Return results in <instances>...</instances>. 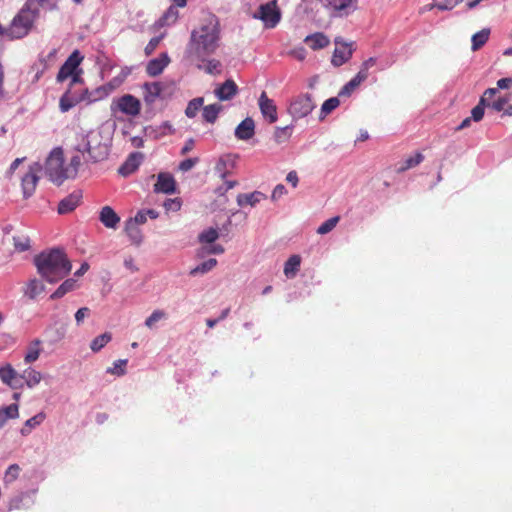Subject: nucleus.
<instances>
[{
	"mask_svg": "<svg viewBox=\"0 0 512 512\" xmlns=\"http://www.w3.org/2000/svg\"><path fill=\"white\" fill-rule=\"evenodd\" d=\"M81 193L73 192L64 199H62L58 205L59 214H67L73 211L80 203Z\"/></svg>",
	"mask_w": 512,
	"mask_h": 512,
	"instance_id": "4be33fe9",
	"label": "nucleus"
},
{
	"mask_svg": "<svg viewBox=\"0 0 512 512\" xmlns=\"http://www.w3.org/2000/svg\"><path fill=\"white\" fill-rule=\"evenodd\" d=\"M340 105L338 97H331L324 101L321 107V113L327 115L335 110Z\"/></svg>",
	"mask_w": 512,
	"mask_h": 512,
	"instance_id": "603ef678",
	"label": "nucleus"
},
{
	"mask_svg": "<svg viewBox=\"0 0 512 512\" xmlns=\"http://www.w3.org/2000/svg\"><path fill=\"white\" fill-rule=\"evenodd\" d=\"M508 101L509 98L507 96H500L495 101L490 102L489 107L497 112H501L506 108Z\"/></svg>",
	"mask_w": 512,
	"mask_h": 512,
	"instance_id": "13d9d810",
	"label": "nucleus"
},
{
	"mask_svg": "<svg viewBox=\"0 0 512 512\" xmlns=\"http://www.w3.org/2000/svg\"><path fill=\"white\" fill-rule=\"evenodd\" d=\"M164 207L167 211L177 212L181 208V201L178 198L167 199L164 202Z\"/></svg>",
	"mask_w": 512,
	"mask_h": 512,
	"instance_id": "052dcab7",
	"label": "nucleus"
},
{
	"mask_svg": "<svg viewBox=\"0 0 512 512\" xmlns=\"http://www.w3.org/2000/svg\"><path fill=\"white\" fill-rule=\"evenodd\" d=\"M42 170V165L38 162L29 166L28 171L22 177V190L25 198L32 196L35 191L37 182L39 180V172Z\"/></svg>",
	"mask_w": 512,
	"mask_h": 512,
	"instance_id": "9d476101",
	"label": "nucleus"
},
{
	"mask_svg": "<svg viewBox=\"0 0 512 512\" xmlns=\"http://www.w3.org/2000/svg\"><path fill=\"white\" fill-rule=\"evenodd\" d=\"M34 263L38 273L48 282L55 283L71 271V263L59 249L42 252L35 257Z\"/></svg>",
	"mask_w": 512,
	"mask_h": 512,
	"instance_id": "7ed1b4c3",
	"label": "nucleus"
},
{
	"mask_svg": "<svg viewBox=\"0 0 512 512\" xmlns=\"http://www.w3.org/2000/svg\"><path fill=\"white\" fill-rule=\"evenodd\" d=\"M222 106L218 103L210 104L203 107V118L208 123H214L217 120L218 114L221 111Z\"/></svg>",
	"mask_w": 512,
	"mask_h": 512,
	"instance_id": "c9c22d12",
	"label": "nucleus"
},
{
	"mask_svg": "<svg viewBox=\"0 0 512 512\" xmlns=\"http://www.w3.org/2000/svg\"><path fill=\"white\" fill-rule=\"evenodd\" d=\"M217 265V260L215 258H210L207 261L202 262L197 265L195 268L191 269L189 274L191 276H197L206 274L211 271Z\"/></svg>",
	"mask_w": 512,
	"mask_h": 512,
	"instance_id": "e433bc0d",
	"label": "nucleus"
},
{
	"mask_svg": "<svg viewBox=\"0 0 512 512\" xmlns=\"http://www.w3.org/2000/svg\"><path fill=\"white\" fill-rule=\"evenodd\" d=\"M45 418H46L45 413L40 412V413L36 414L35 416L31 417L30 419H28L24 423V426L20 430L21 435H23V436L29 435L30 432L32 431V429L39 426L45 420Z\"/></svg>",
	"mask_w": 512,
	"mask_h": 512,
	"instance_id": "2f4dec72",
	"label": "nucleus"
},
{
	"mask_svg": "<svg viewBox=\"0 0 512 512\" xmlns=\"http://www.w3.org/2000/svg\"><path fill=\"white\" fill-rule=\"evenodd\" d=\"M142 156L139 153H133L125 161V163L119 168V173L123 176H127L133 173L140 165Z\"/></svg>",
	"mask_w": 512,
	"mask_h": 512,
	"instance_id": "bb28decb",
	"label": "nucleus"
},
{
	"mask_svg": "<svg viewBox=\"0 0 512 512\" xmlns=\"http://www.w3.org/2000/svg\"><path fill=\"white\" fill-rule=\"evenodd\" d=\"M82 101L81 96L75 97L67 91L61 98L59 102V107L62 112H67L71 108H73L78 102Z\"/></svg>",
	"mask_w": 512,
	"mask_h": 512,
	"instance_id": "f704fd0d",
	"label": "nucleus"
},
{
	"mask_svg": "<svg viewBox=\"0 0 512 512\" xmlns=\"http://www.w3.org/2000/svg\"><path fill=\"white\" fill-rule=\"evenodd\" d=\"M214 93L221 101L230 100L237 93V85L233 80H226L222 85L215 89Z\"/></svg>",
	"mask_w": 512,
	"mask_h": 512,
	"instance_id": "412c9836",
	"label": "nucleus"
},
{
	"mask_svg": "<svg viewBox=\"0 0 512 512\" xmlns=\"http://www.w3.org/2000/svg\"><path fill=\"white\" fill-rule=\"evenodd\" d=\"M304 42L312 49L319 50L327 47L330 43L329 38L321 32H316L305 37Z\"/></svg>",
	"mask_w": 512,
	"mask_h": 512,
	"instance_id": "393cba45",
	"label": "nucleus"
},
{
	"mask_svg": "<svg viewBox=\"0 0 512 512\" xmlns=\"http://www.w3.org/2000/svg\"><path fill=\"white\" fill-rule=\"evenodd\" d=\"M21 468L18 464H11L5 471L3 482L5 485L12 484L20 474Z\"/></svg>",
	"mask_w": 512,
	"mask_h": 512,
	"instance_id": "a18cd8bd",
	"label": "nucleus"
},
{
	"mask_svg": "<svg viewBox=\"0 0 512 512\" xmlns=\"http://www.w3.org/2000/svg\"><path fill=\"white\" fill-rule=\"evenodd\" d=\"M198 161V158L185 159L182 162H180L179 170H181L182 172H188L198 163Z\"/></svg>",
	"mask_w": 512,
	"mask_h": 512,
	"instance_id": "bf43d9fd",
	"label": "nucleus"
},
{
	"mask_svg": "<svg viewBox=\"0 0 512 512\" xmlns=\"http://www.w3.org/2000/svg\"><path fill=\"white\" fill-rule=\"evenodd\" d=\"M463 0H443L442 2L437 4V8L439 10H451L458 4H460Z\"/></svg>",
	"mask_w": 512,
	"mask_h": 512,
	"instance_id": "680f3d73",
	"label": "nucleus"
},
{
	"mask_svg": "<svg viewBox=\"0 0 512 512\" xmlns=\"http://www.w3.org/2000/svg\"><path fill=\"white\" fill-rule=\"evenodd\" d=\"M59 0H27V4H29L32 7H36L37 11L39 8L45 9V10H54L57 8Z\"/></svg>",
	"mask_w": 512,
	"mask_h": 512,
	"instance_id": "de8ad7c7",
	"label": "nucleus"
},
{
	"mask_svg": "<svg viewBox=\"0 0 512 512\" xmlns=\"http://www.w3.org/2000/svg\"><path fill=\"white\" fill-rule=\"evenodd\" d=\"M301 264V258L299 255H292L285 262L284 265V274L287 278H294L299 271Z\"/></svg>",
	"mask_w": 512,
	"mask_h": 512,
	"instance_id": "c756f323",
	"label": "nucleus"
},
{
	"mask_svg": "<svg viewBox=\"0 0 512 512\" xmlns=\"http://www.w3.org/2000/svg\"><path fill=\"white\" fill-rule=\"evenodd\" d=\"M258 106L262 116L269 122L275 123L278 119L277 106L274 100L270 99L266 92H262L258 99Z\"/></svg>",
	"mask_w": 512,
	"mask_h": 512,
	"instance_id": "f8f14e48",
	"label": "nucleus"
},
{
	"mask_svg": "<svg viewBox=\"0 0 512 512\" xmlns=\"http://www.w3.org/2000/svg\"><path fill=\"white\" fill-rule=\"evenodd\" d=\"M45 174L57 185L68 179L69 173L64 166V156L61 148L53 149L45 161Z\"/></svg>",
	"mask_w": 512,
	"mask_h": 512,
	"instance_id": "39448f33",
	"label": "nucleus"
},
{
	"mask_svg": "<svg viewBox=\"0 0 512 512\" xmlns=\"http://www.w3.org/2000/svg\"><path fill=\"white\" fill-rule=\"evenodd\" d=\"M14 247L17 251L23 252L30 248V239L26 236H14Z\"/></svg>",
	"mask_w": 512,
	"mask_h": 512,
	"instance_id": "5fc2aeb1",
	"label": "nucleus"
},
{
	"mask_svg": "<svg viewBox=\"0 0 512 512\" xmlns=\"http://www.w3.org/2000/svg\"><path fill=\"white\" fill-rule=\"evenodd\" d=\"M253 17L261 20L266 28H274L281 19V12L277 6V1L272 0L260 5Z\"/></svg>",
	"mask_w": 512,
	"mask_h": 512,
	"instance_id": "0eeeda50",
	"label": "nucleus"
},
{
	"mask_svg": "<svg viewBox=\"0 0 512 512\" xmlns=\"http://www.w3.org/2000/svg\"><path fill=\"white\" fill-rule=\"evenodd\" d=\"M220 23L213 14H207L200 24L192 29L184 51V60L210 75L222 72L219 60L211 58L220 46Z\"/></svg>",
	"mask_w": 512,
	"mask_h": 512,
	"instance_id": "f257e3e1",
	"label": "nucleus"
},
{
	"mask_svg": "<svg viewBox=\"0 0 512 512\" xmlns=\"http://www.w3.org/2000/svg\"><path fill=\"white\" fill-rule=\"evenodd\" d=\"M100 222L108 229H117L120 217L110 206H104L99 212Z\"/></svg>",
	"mask_w": 512,
	"mask_h": 512,
	"instance_id": "f3484780",
	"label": "nucleus"
},
{
	"mask_svg": "<svg viewBox=\"0 0 512 512\" xmlns=\"http://www.w3.org/2000/svg\"><path fill=\"white\" fill-rule=\"evenodd\" d=\"M203 103L204 99L202 97H197L189 101L185 110L186 116L188 118H194L197 115L200 108H202Z\"/></svg>",
	"mask_w": 512,
	"mask_h": 512,
	"instance_id": "49530a36",
	"label": "nucleus"
},
{
	"mask_svg": "<svg viewBox=\"0 0 512 512\" xmlns=\"http://www.w3.org/2000/svg\"><path fill=\"white\" fill-rule=\"evenodd\" d=\"M126 359H119L113 363L112 367H109L107 369V373L116 375V376H123L126 373V365H127Z\"/></svg>",
	"mask_w": 512,
	"mask_h": 512,
	"instance_id": "8fccbe9b",
	"label": "nucleus"
},
{
	"mask_svg": "<svg viewBox=\"0 0 512 512\" xmlns=\"http://www.w3.org/2000/svg\"><path fill=\"white\" fill-rule=\"evenodd\" d=\"M176 190V182L169 173H159L157 182L154 185V191L164 194H172Z\"/></svg>",
	"mask_w": 512,
	"mask_h": 512,
	"instance_id": "2eb2a0df",
	"label": "nucleus"
},
{
	"mask_svg": "<svg viewBox=\"0 0 512 512\" xmlns=\"http://www.w3.org/2000/svg\"><path fill=\"white\" fill-rule=\"evenodd\" d=\"M37 15V8L25 3L8 28L0 25V36L9 40L23 38L31 30Z\"/></svg>",
	"mask_w": 512,
	"mask_h": 512,
	"instance_id": "20e7f679",
	"label": "nucleus"
},
{
	"mask_svg": "<svg viewBox=\"0 0 512 512\" xmlns=\"http://www.w3.org/2000/svg\"><path fill=\"white\" fill-rule=\"evenodd\" d=\"M315 104L309 94H301L291 100L288 113L294 120L308 116L314 109Z\"/></svg>",
	"mask_w": 512,
	"mask_h": 512,
	"instance_id": "6e6552de",
	"label": "nucleus"
},
{
	"mask_svg": "<svg viewBox=\"0 0 512 512\" xmlns=\"http://www.w3.org/2000/svg\"><path fill=\"white\" fill-rule=\"evenodd\" d=\"M179 16V12L177 8L171 6L168 8V10L165 12V14L158 20L159 26H170L174 24Z\"/></svg>",
	"mask_w": 512,
	"mask_h": 512,
	"instance_id": "ea45409f",
	"label": "nucleus"
},
{
	"mask_svg": "<svg viewBox=\"0 0 512 512\" xmlns=\"http://www.w3.org/2000/svg\"><path fill=\"white\" fill-rule=\"evenodd\" d=\"M287 194V189L283 184H278L272 191L271 199L276 201L280 199L282 196Z\"/></svg>",
	"mask_w": 512,
	"mask_h": 512,
	"instance_id": "0e129e2a",
	"label": "nucleus"
},
{
	"mask_svg": "<svg viewBox=\"0 0 512 512\" xmlns=\"http://www.w3.org/2000/svg\"><path fill=\"white\" fill-rule=\"evenodd\" d=\"M42 378L43 376L41 372L35 370L32 367L24 369L19 375V381L21 383L24 381L26 386L31 389L37 386L41 382Z\"/></svg>",
	"mask_w": 512,
	"mask_h": 512,
	"instance_id": "b1692460",
	"label": "nucleus"
},
{
	"mask_svg": "<svg viewBox=\"0 0 512 512\" xmlns=\"http://www.w3.org/2000/svg\"><path fill=\"white\" fill-rule=\"evenodd\" d=\"M219 238L218 230L215 228H208L204 231H202L199 236L198 240L201 244H212Z\"/></svg>",
	"mask_w": 512,
	"mask_h": 512,
	"instance_id": "c03bdc74",
	"label": "nucleus"
},
{
	"mask_svg": "<svg viewBox=\"0 0 512 512\" xmlns=\"http://www.w3.org/2000/svg\"><path fill=\"white\" fill-rule=\"evenodd\" d=\"M81 164V159L79 156H74L72 159H71V162L68 166H65L66 170H67V173H69L68 175V179L69 178H73L76 176L77 174V171H78V168Z\"/></svg>",
	"mask_w": 512,
	"mask_h": 512,
	"instance_id": "6e6d98bb",
	"label": "nucleus"
},
{
	"mask_svg": "<svg viewBox=\"0 0 512 512\" xmlns=\"http://www.w3.org/2000/svg\"><path fill=\"white\" fill-rule=\"evenodd\" d=\"M110 139L101 129H92L77 135L75 149L86 162H100L109 154Z\"/></svg>",
	"mask_w": 512,
	"mask_h": 512,
	"instance_id": "f03ea898",
	"label": "nucleus"
},
{
	"mask_svg": "<svg viewBox=\"0 0 512 512\" xmlns=\"http://www.w3.org/2000/svg\"><path fill=\"white\" fill-rule=\"evenodd\" d=\"M164 37V35H160V36H156V37H153L149 42L148 44L146 45L145 47V53L147 55L151 54L155 49L156 47L159 45L160 41L162 40V38Z\"/></svg>",
	"mask_w": 512,
	"mask_h": 512,
	"instance_id": "e2e57ef3",
	"label": "nucleus"
},
{
	"mask_svg": "<svg viewBox=\"0 0 512 512\" xmlns=\"http://www.w3.org/2000/svg\"><path fill=\"white\" fill-rule=\"evenodd\" d=\"M424 159V156L421 153H416L414 156H411L405 160L404 165L399 168V171H405L407 169L413 168L420 164Z\"/></svg>",
	"mask_w": 512,
	"mask_h": 512,
	"instance_id": "864d4df0",
	"label": "nucleus"
},
{
	"mask_svg": "<svg viewBox=\"0 0 512 512\" xmlns=\"http://www.w3.org/2000/svg\"><path fill=\"white\" fill-rule=\"evenodd\" d=\"M41 344L42 342L39 339H34L28 344L27 351L24 356V362L26 364H32L38 360L42 352Z\"/></svg>",
	"mask_w": 512,
	"mask_h": 512,
	"instance_id": "a878e982",
	"label": "nucleus"
},
{
	"mask_svg": "<svg viewBox=\"0 0 512 512\" xmlns=\"http://www.w3.org/2000/svg\"><path fill=\"white\" fill-rule=\"evenodd\" d=\"M83 58L84 57L78 50L73 51L71 55L67 58V60L64 62V64L61 66L57 74V81L63 82L66 79L71 78V86L80 83L82 81V70L79 69V65L81 64Z\"/></svg>",
	"mask_w": 512,
	"mask_h": 512,
	"instance_id": "423d86ee",
	"label": "nucleus"
},
{
	"mask_svg": "<svg viewBox=\"0 0 512 512\" xmlns=\"http://www.w3.org/2000/svg\"><path fill=\"white\" fill-rule=\"evenodd\" d=\"M1 413H4L6 416V420L8 419H16L19 417V408L17 404H11L0 409Z\"/></svg>",
	"mask_w": 512,
	"mask_h": 512,
	"instance_id": "4d7b16f0",
	"label": "nucleus"
},
{
	"mask_svg": "<svg viewBox=\"0 0 512 512\" xmlns=\"http://www.w3.org/2000/svg\"><path fill=\"white\" fill-rule=\"evenodd\" d=\"M113 92V86H100L92 91L85 90L81 95V100L87 103H93L102 100Z\"/></svg>",
	"mask_w": 512,
	"mask_h": 512,
	"instance_id": "a211bd4d",
	"label": "nucleus"
},
{
	"mask_svg": "<svg viewBox=\"0 0 512 512\" xmlns=\"http://www.w3.org/2000/svg\"><path fill=\"white\" fill-rule=\"evenodd\" d=\"M124 267L128 269L131 273H135L139 270V267L136 265L133 257L129 256L124 259Z\"/></svg>",
	"mask_w": 512,
	"mask_h": 512,
	"instance_id": "338daca9",
	"label": "nucleus"
},
{
	"mask_svg": "<svg viewBox=\"0 0 512 512\" xmlns=\"http://www.w3.org/2000/svg\"><path fill=\"white\" fill-rule=\"evenodd\" d=\"M336 48L333 52L331 63L339 67L346 63L353 54V43H347L342 38L337 37L335 39Z\"/></svg>",
	"mask_w": 512,
	"mask_h": 512,
	"instance_id": "9b49d317",
	"label": "nucleus"
},
{
	"mask_svg": "<svg viewBox=\"0 0 512 512\" xmlns=\"http://www.w3.org/2000/svg\"><path fill=\"white\" fill-rule=\"evenodd\" d=\"M339 219L340 218L338 216H335L326 220L318 227L317 233L324 235L331 232L336 227L337 223L339 222Z\"/></svg>",
	"mask_w": 512,
	"mask_h": 512,
	"instance_id": "3c124183",
	"label": "nucleus"
},
{
	"mask_svg": "<svg viewBox=\"0 0 512 512\" xmlns=\"http://www.w3.org/2000/svg\"><path fill=\"white\" fill-rule=\"evenodd\" d=\"M224 253V247L220 244H202V246L197 251L198 257H205L210 254H222Z\"/></svg>",
	"mask_w": 512,
	"mask_h": 512,
	"instance_id": "a19ab883",
	"label": "nucleus"
},
{
	"mask_svg": "<svg viewBox=\"0 0 512 512\" xmlns=\"http://www.w3.org/2000/svg\"><path fill=\"white\" fill-rule=\"evenodd\" d=\"M89 313H90V309L87 307H82V308L78 309L77 312L75 313V320H76L77 325H81V323L83 322L85 317H87L89 315Z\"/></svg>",
	"mask_w": 512,
	"mask_h": 512,
	"instance_id": "69168bd1",
	"label": "nucleus"
},
{
	"mask_svg": "<svg viewBox=\"0 0 512 512\" xmlns=\"http://www.w3.org/2000/svg\"><path fill=\"white\" fill-rule=\"evenodd\" d=\"M76 288V280L73 278L66 279L57 290L51 295L52 299H58L63 297L66 293Z\"/></svg>",
	"mask_w": 512,
	"mask_h": 512,
	"instance_id": "58836bf2",
	"label": "nucleus"
},
{
	"mask_svg": "<svg viewBox=\"0 0 512 512\" xmlns=\"http://www.w3.org/2000/svg\"><path fill=\"white\" fill-rule=\"evenodd\" d=\"M111 111H120L122 114H125L130 117H135L141 111V103L133 95L125 94L112 101Z\"/></svg>",
	"mask_w": 512,
	"mask_h": 512,
	"instance_id": "1a4fd4ad",
	"label": "nucleus"
},
{
	"mask_svg": "<svg viewBox=\"0 0 512 512\" xmlns=\"http://www.w3.org/2000/svg\"><path fill=\"white\" fill-rule=\"evenodd\" d=\"M170 63L167 53H161L159 57L150 60L146 66V72L150 76H158Z\"/></svg>",
	"mask_w": 512,
	"mask_h": 512,
	"instance_id": "dca6fc26",
	"label": "nucleus"
},
{
	"mask_svg": "<svg viewBox=\"0 0 512 512\" xmlns=\"http://www.w3.org/2000/svg\"><path fill=\"white\" fill-rule=\"evenodd\" d=\"M19 375L20 374L9 364L0 368V379L3 383L12 388L16 389L22 387V383L19 381Z\"/></svg>",
	"mask_w": 512,
	"mask_h": 512,
	"instance_id": "6ab92c4d",
	"label": "nucleus"
},
{
	"mask_svg": "<svg viewBox=\"0 0 512 512\" xmlns=\"http://www.w3.org/2000/svg\"><path fill=\"white\" fill-rule=\"evenodd\" d=\"M144 99L147 103H153L161 94L162 85L158 82L144 84Z\"/></svg>",
	"mask_w": 512,
	"mask_h": 512,
	"instance_id": "c85d7f7f",
	"label": "nucleus"
},
{
	"mask_svg": "<svg viewBox=\"0 0 512 512\" xmlns=\"http://www.w3.org/2000/svg\"><path fill=\"white\" fill-rule=\"evenodd\" d=\"M125 232L133 244L139 245L142 242V233L135 221H126Z\"/></svg>",
	"mask_w": 512,
	"mask_h": 512,
	"instance_id": "7c9ffc66",
	"label": "nucleus"
},
{
	"mask_svg": "<svg viewBox=\"0 0 512 512\" xmlns=\"http://www.w3.org/2000/svg\"><path fill=\"white\" fill-rule=\"evenodd\" d=\"M266 196L260 191H254L252 193L239 194L237 196V203L239 206L250 205L255 206L261 200L265 199Z\"/></svg>",
	"mask_w": 512,
	"mask_h": 512,
	"instance_id": "cd10ccee",
	"label": "nucleus"
},
{
	"mask_svg": "<svg viewBox=\"0 0 512 512\" xmlns=\"http://www.w3.org/2000/svg\"><path fill=\"white\" fill-rule=\"evenodd\" d=\"M292 129L293 125H287L285 127H276L273 134L274 141L278 144L288 141L292 134Z\"/></svg>",
	"mask_w": 512,
	"mask_h": 512,
	"instance_id": "79ce46f5",
	"label": "nucleus"
},
{
	"mask_svg": "<svg viewBox=\"0 0 512 512\" xmlns=\"http://www.w3.org/2000/svg\"><path fill=\"white\" fill-rule=\"evenodd\" d=\"M497 94L496 88H488L484 91L478 104L471 111V118L475 122L480 121L484 116L485 107H489L490 99Z\"/></svg>",
	"mask_w": 512,
	"mask_h": 512,
	"instance_id": "4468645a",
	"label": "nucleus"
},
{
	"mask_svg": "<svg viewBox=\"0 0 512 512\" xmlns=\"http://www.w3.org/2000/svg\"><path fill=\"white\" fill-rule=\"evenodd\" d=\"M111 339V333L105 332L92 340L90 348L93 352H99Z\"/></svg>",
	"mask_w": 512,
	"mask_h": 512,
	"instance_id": "37998d69",
	"label": "nucleus"
},
{
	"mask_svg": "<svg viewBox=\"0 0 512 512\" xmlns=\"http://www.w3.org/2000/svg\"><path fill=\"white\" fill-rule=\"evenodd\" d=\"M255 134V123L250 117L245 118L235 129V137L239 140H249Z\"/></svg>",
	"mask_w": 512,
	"mask_h": 512,
	"instance_id": "aec40b11",
	"label": "nucleus"
},
{
	"mask_svg": "<svg viewBox=\"0 0 512 512\" xmlns=\"http://www.w3.org/2000/svg\"><path fill=\"white\" fill-rule=\"evenodd\" d=\"M234 166V160L232 155L227 154L221 156L215 165V173L221 178L225 179L226 176L231 172L232 168Z\"/></svg>",
	"mask_w": 512,
	"mask_h": 512,
	"instance_id": "5701e85b",
	"label": "nucleus"
},
{
	"mask_svg": "<svg viewBox=\"0 0 512 512\" xmlns=\"http://www.w3.org/2000/svg\"><path fill=\"white\" fill-rule=\"evenodd\" d=\"M28 499V495L26 493H20L14 497H12L9 501V509H22L28 508L30 506L29 503H25V500Z\"/></svg>",
	"mask_w": 512,
	"mask_h": 512,
	"instance_id": "09e8293b",
	"label": "nucleus"
},
{
	"mask_svg": "<svg viewBox=\"0 0 512 512\" xmlns=\"http://www.w3.org/2000/svg\"><path fill=\"white\" fill-rule=\"evenodd\" d=\"M357 0H327L326 7L334 16H347L356 9Z\"/></svg>",
	"mask_w": 512,
	"mask_h": 512,
	"instance_id": "ddd939ff",
	"label": "nucleus"
},
{
	"mask_svg": "<svg viewBox=\"0 0 512 512\" xmlns=\"http://www.w3.org/2000/svg\"><path fill=\"white\" fill-rule=\"evenodd\" d=\"M168 318L167 313L162 309H155L153 312L146 318L144 324L145 326L153 330L157 327V323L166 320Z\"/></svg>",
	"mask_w": 512,
	"mask_h": 512,
	"instance_id": "473e14b6",
	"label": "nucleus"
},
{
	"mask_svg": "<svg viewBox=\"0 0 512 512\" xmlns=\"http://www.w3.org/2000/svg\"><path fill=\"white\" fill-rule=\"evenodd\" d=\"M512 88V77L501 78L497 81L496 89H510Z\"/></svg>",
	"mask_w": 512,
	"mask_h": 512,
	"instance_id": "774afa93",
	"label": "nucleus"
},
{
	"mask_svg": "<svg viewBox=\"0 0 512 512\" xmlns=\"http://www.w3.org/2000/svg\"><path fill=\"white\" fill-rule=\"evenodd\" d=\"M44 284L38 279H32L29 281L25 294L30 299H35L38 295H40L44 291Z\"/></svg>",
	"mask_w": 512,
	"mask_h": 512,
	"instance_id": "4c0bfd02",
	"label": "nucleus"
},
{
	"mask_svg": "<svg viewBox=\"0 0 512 512\" xmlns=\"http://www.w3.org/2000/svg\"><path fill=\"white\" fill-rule=\"evenodd\" d=\"M489 36H490V29L489 28H484L481 31L475 33L472 36V38H471V42H472L471 49H472V51H477L481 47H483L485 45V43L488 41Z\"/></svg>",
	"mask_w": 512,
	"mask_h": 512,
	"instance_id": "72a5a7b5",
	"label": "nucleus"
}]
</instances>
